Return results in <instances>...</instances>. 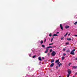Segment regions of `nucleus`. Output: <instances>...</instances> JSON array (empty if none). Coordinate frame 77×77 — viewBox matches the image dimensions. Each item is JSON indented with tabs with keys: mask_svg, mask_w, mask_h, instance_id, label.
Masks as SVG:
<instances>
[{
	"mask_svg": "<svg viewBox=\"0 0 77 77\" xmlns=\"http://www.w3.org/2000/svg\"><path fill=\"white\" fill-rule=\"evenodd\" d=\"M54 38V37H53V38H51V42H52V41H53V38Z\"/></svg>",
	"mask_w": 77,
	"mask_h": 77,
	"instance_id": "23",
	"label": "nucleus"
},
{
	"mask_svg": "<svg viewBox=\"0 0 77 77\" xmlns=\"http://www.w3.org/2000/svg\"><path fill=\"white\" fill-rule=\"evenodd\" d=\"M29 56L30 57H31V54H29Z\"/></svg>",
	"mask_w": 77,
	"mask_h": 77,
	"instance_id": "36",
	"label": "nucleus"
},
{
	"mask_svg": "<svg viewBox=\"0 0 77 77\" xmlns=\"http://www.w3.org/2000/svg\"><path fill=\"white\" fill-rule=\"evenodd\" d=\"M75 51V49H73L72 51L74 52V51Z\"/></svg>",
	"mask_w": 77,
	"mask_h": 77,
	"instance_id": "31",
	"label": "nucleus"
},
{
	"mask_svg": "<svg viewBox=\"0 0 77 77\" xmlns=\"http://www.w3.org/2000/svg\"><path fill=\"white\" fill-rule=\"evenodd\" d=\"M44 42H43V41L41 40V42H40V43H41V44H42Z\"/></svg>",
	"mask_w": 77,
	"mask_h": 77,
	"instance_id": "14",
	"label": "nucleus"
},
{
	"mask_svg": "<svg viewBox=\"0 0 77 77\" xmlns=\"http://www.w3.org/2000/svg\"><path fill=\"white\" fill-rule=\"evenodd\" d=\"M68 74L67 75V77H69V75H70V74H71V71L70 69H68Z\"/></svg>",
	"mask_w": 77,
	"mask_h": 77,
	"instance_id": "1",
	"label": "nucleus"
},
{
	"mask_svg": "<svg viewBox=\"0 0 77 77\" xmlns=\"http://www.w3.org/2000/svg\"><path fill=\"white\" fill-rule=\"evenodd\" d=\"M54 63H52L51 64L50 66V67H53V66H54Z\"/></svg>",
	"mask_w": 77,
	"mask_h": 77,
	"instance_id": "3",
	"label": "nucleus"
},
{
	"mask_svg": "<svg viewBox=\"0 0 77 77\" xmlns=\"http://www.w3.org/2000/svg\"><path fill=\"white\" fill-rule=\"evenodd\" d=\"M64 59H65V57H62V60H63Z\"/></svg>",
	"mask_w": 77,
	"mask_h": 77,
	"instance_id": "17",
	"label": "nucleus"
},
{
	"mask_svg": "<svg viewBox=\"0 0 77 77\" xmlns=\"http://www.w3.org/2000/svg\"><path fill=\"white\" fill-rule=\"evenodd\" d=\"M63 56H66V54H65V53H63Z\"/></svg>",
	"mask_w": 77,
	"mask_h": 77,
	"instance_id": "34",
	"label": "nucleus"
},
{
	"mask_svg": "<svg viewBox=\"0 0 77 77\" xmlns=\"http://www.w3.org/2000/svg\"><path fill=\"white\" fill-rule=\"evenodd\" d=\"M68 32L66 33L65 35H64L65 37H66V35H68Z\"/></svg>",
	"mask_w": 77,
	"mask_h": 77,
	"instance_id": "12",
	"label": "nucleus"
},
{
	"mask_svg": "<svg viewBox=\"0 0 77 77\" xmlns=\"http://www.w3.org/2000/svg\"><path fill=\"white\" fill-rule=\"evenodd\" d=\"M70 54H72V55H74L75 53L74 52L71 51Z\"/></svg>",
	"mask_w": 77,
	"mask_h": 77,
	"instance_id": "6",
	"label": "nucleus"
},
{
	"mask_svg": "<svg viewBox=\"0 0 77 77\" xmlns=\"http://www.w3.org/2000/svg\"><path fill=\"white\" fill-rule=\"evenodd\" d=\"M64 38V37H62L61 38V40H63V39Z\"/></svg>",
	"mask_w": 77,
	"mask_h": 77,
	"instance_id": "21",
	"label": "nucleus"
},
{
	"mask_svg": "<svg viewBox=\"0 0 77 77\" xmlns=\"http://www.w3.org/2000/svg\"><path fill=\"white\" fill-rule=\"evenodd\" d=\"M35 57H36V56L34 55V56H33L32 57H33V58H35Z\"/></svg>",
	"mask_w": 77,
	"mask_h": 77,
	"instance_id": "26",
	"label": "nucleus"
},
{
	"mask_svg": "<svg viewBox=\"0 0 77 77\" xmlns=\"http://www.w3.org/2000/svg\"><path fill=\"white\" fill-rule=\"evenodd\" d=\"M73 77H75V76H73Z\"/></svg>",
	"mask_w": 77,
	"mask_h": 77,
	"instance_id": "45",
	"label": "nucleus"
},
{
	"mask_svg": "<svg viewBox=\"0 0 77 77\" xmlns=\"http://www.w3.org/2000/svg\"><path fill=\"white\" fill-rule=\"evenodd\" d=\"M38 59L39 60H40V61H42V60H41V57H39L38 58Z\"/></svg>",
	"mask_w": 77,
	"mask_h": 77,
	"instance_id": "9",
	"label": "nucleus"
},
{
	"mask_svg": "<svg viewBox=\"0 0 77 77\" xmlns=\"http://www.w3.org/2000/svg\"><path fill=\"white\" fill-rule=\"evenodd\" d=\"M71 65V63H69V65Z\"/></svg>",
	"mask_w": 77,
	"mask_h": 77,
	"instance_id": "42",
	"label": "nucleus"
},
{
	"mask_svg": "<svg viewBox=\"0 0 77 77\" xmlns=\"http://www.w3.org/2000/svg\"><path fill=\"white\" fill-rule=\"evenodd\" d=\"M54 48V46L52 47V46H50L47 47V48Z\"/></svg>",
	"mask_w": 77,
	"mask_h": 77,
	"instance_id": "4",
	"label": "nucleus"
},
{
	"mask_svg": "<svg viewBox=\"0 0 77 77\" xmlns=\"http://www.w3.org/2000/svg\"><path fill=\"white\" fill-rule=\"evenodd\" d=\"M42 59H44V57H42Z\"/></svg>",
	"mask_w": 77,
	"mask_h": 77,
	"instance_id": "35",
	"label": "nucleus"
},
{
	"mask_svg": "<svg viewBox=\"0 0 77 77\" xmlns=\"http://www.w3.org/2000/svg\"><path fill=\"white\" fill-rule=\"evenodd\" d=\"M49 36H51V34H50L49 35Z\"/></svg>",
	"mask_w": 77,
	"mask_h": 77,
	"instance_id": "27",
	"label": "nucleus"
},
{
	"mask_svg": "<svg viewBox=\"0 0 77 77\" xmlns=\"http://www.w3.org/2000/svg\"><path fill=\"white\" fill-rule=\"evenodd\" d=\"M75 75H76V74H77V72H76V73H75Z\"/></svg>",
	"mask_w": 77,
	"mask_h": 77,
	"instance_id": "43",
	"label": "nucleus"
},
{
	"mask_svg": "<svg viewBox=\"0 0 77 77\" xmlns=\"http://www.w3.org/2000/svg\"><path fill=\"white\" fill-rule=\"evenodd\" d=\"M60 27L61 30H63V26H62V25L61 24H60Z\"/></svg>",
	"mask_w": 77,
	"mask_h": 77,
	"instance_id": "5",
	"label": "nucleus"
},
{
	"mask_svg": "<svg viewBox=\"0 0 77 77\" xmlns=\"http://www.w3.org/2000/svg\"><path fill=\"white\" fill-rule=\"evenodd\" d=\"M57 63V65H59V64L60 63V62H58V63Z\"/></svg>",
	"mask_w": 77,
	"mask_h": 77,
	"instance_id": "29",
	"label": "nucleus"
},
{
	"mask_svg": "<svg viewBox=\"0 0 77 77\" xmlns=\"http://www.w3.org/2000/svg\"><path fill=\"white\" fill-rule=\"evenodd\" d=\"M59 77H61V76H59Z\"/></svg>",
	"mask_w": 77,
	"mask_h": 77,
	"instance_id": "44",
	"label": "nucleus"
},
{
	"mask_svg": "<svg viewBox=\"0 0 77 77\" xmlns=\"http://www.w3.org/2000/svg\"><path fill=\"white\" fill-rule=\"evenodd\" d=\"M46 41H47L46 38L45 39V40H44V42H46Z\"/></svg>",
	"mask_w": 77,
	"mask_h": 77,
	"instance_id": "30",
	"label": "nucleus"
},
{
	"mask_svg": "<svg viewBox=\"0 0 77 77\" xmlns=\"http://www.w3.org/2000/svg\"><path fill=\"white\" fill-rule=\"evenodd\" d=\"M50 52L51 53L52 52V50L51 49L50 50Z\"/></svg>",
	"mask_w": 77,
	"mask_h": 77,
	"instance_id": "32",
	"label": "nucleus"
},
{
	"mask_svg": "<svg viewBox=\"0 0 77 77\" xmlns=\"http://www.w3.org/2000/svg\"><path fill=\"white\" fill-rule=\"evenodd\" d=\"M50 53H48V56H50Z\"/></svg>",
	"mask_w": 77,
	"mask_h": 77,
	"instance_id": "33",
	"label": "nucleus"
},
{
	"mask_svg": "<svg viewBox=\"0 0 77 77\" xmlns=\"http://www.w3.org/2000/svg\"><path fill=\"white\" fill-rule=\"evenodd\" d=\"M65 50H66L65 48H63V51H65Z\"/></svg>",
	"mask_w": 77,
	"mask_h": 77,
	"instance_id": "25",
	"label": "nucleus"
},
{
	"mask_svg": "<svg viewBox=\"0 0 77 77\" xmlns=\"http://www.w3.org/2000/svg\"><path fill=\"white\" fill-rule=\"evenodd\" d=\"M53 36H58V35H57V34H54V35Z\"/></svg>",
	"mask_w": 77,
	"mask_h": 77,
	"instance_id": "13",
	"label": "nucleus"
},
{
	"mask_svg": "<svg viewBox=\"0 0 77 77\" xmlns=\"http://www.w3.org/2000/svg\"><path fill=\"white\" fill-rule=\"evenodd\" d=\"M53 45V43H51L49 44V45Z\"/></svg>",
	"mask_w": 77,
	"mask_h": 77,
	"instance_id": "28",
	"label": "nucleus"
},
{
	"mask_svg": "<svg viewBox=\"0 0 77 77\" xmlns=\"http://www.w3.org/2000/svg\"><path fill=\"white\" fill-rule=\"evenodd\" d=\"M56 54V53L54 51H52L51 54V56H54Z\"/></svg>",
	"mask_w": 77,
	"mask_h": 77,
	"instance_id": "2",
	"label": "nucleus"
},
{
	"mask_svg": "<svg viewBox=\"0 0 77 77\" xmlns=\"http://www.w3.org/2000/svg\"><path fill=\"white\" fill-rule=\"evenodd\" d=\"M59 62V60H56V61H55V63H57L58 62Z\"/></svg>",
	"mask_w": 77,
	"mask_h": 77,
	"instance_id": "11",
	"label": "nucleus"
},
{
	"mask_svg": "<svg viewBox=\"0 0 77 77\" xmlns=\"http://www.w3.org/2000/svg\"><path fill=\"white\" fill-rule=\"evenodd\" d=\"M75 25H76V24H77V21L75 22V23H74Z\"/></svg>",
	"mask_w": 77,
	"mask_h": 77,
	"instance_id": "22",
	"label": "nucleus"
},
{
	"mask_svg": "<svg viewBox=\"0 0 77 77\" xmlns=\"http://www.w3.org/2000/svg\"><path fill=\"white\" fill-rule=\"evenodd\" d=\"M66 51L67 53H69V52H70V50H67Z\"/></svg>",
	"mask_w": 77,
	"mask_h": 77,
	"instance_id": "19",
	"label": "nucleus"
},
{
	"mask_svg": "<svg viewBox=\"0 0 77 77\" xmlns=\"http://www.w3.org/2000/svg\"><path fill=\"white\" fill-rule=\"evenodd\" d=\"M61 65H62V63H60V64L59 65V67H60V66H61Z\"/></svg>",
	"mask_w": 77,
	"mask_h": 77,
	"instance_id": "20",
	"label": "nucleus"
},
{
	"mask_svg": "<svg viewBox=\"0 0 77 77\" xmlns=\"http://www.w3.org/2000/svg\"><path fill=\"white\" fill-rule=\"evenodd\" d=\"M66 45H69V42H66Z\"/></svg>",
	"mask_w": 77,
	"mask_h": 77,
	"instance_id": "24",
	"label": "nucleus"
},
{
	"mask_svg": "<svg viewBox=\"0 0 77 77\" xmlns=\"http://www.w3.org/2000/svg\"><path fill=\"white\" fill-rule=\"evenodd\" d=\"M65 27L66 29H68V28H69V26H66Z\"/></svg>",
	"mask_w": 77,
	"mask_h": 77,
	"instance_id": "10",
	"label": "nucleus"
},
{
	"mask_svg": "<svg viewBox=\"0 0 77 77\" xmlns=\"http://www.w3.org/2000/svg\"><path fill=\"white\" fill-rule=\"evenodd\" d=\"M68 35V36H69L70 35V33H69Z\"/></svg>",
	"mask_w": 77,
	"mask_h": 77,
	"instance_id": "40",
	"label": "nucleus"
},
{
	"mask_svg": "<svg viewBox=\"0 0 77 77\" xmlns=\"http://www.w3.org/2000/svg\"><path fill=\"white\" fill-rule=\"evenodd\" d=\"M48 49H46L45 52V53H48Z\"/></svg>",
	"mask_w": 77,
	"mask_h": 77,
	"instance_id": "7",
	"label": "nucleus"
},
{
	"mask_svg": "<svg viewBox=\"0 0 77 77\" xmlns=\"http://www.w3.org/2000/svg\"><path fill=\"white\" fill-rule=\"evenodd\" d=\"M71 39H72L71 38H70L67 39V40H68V41H71Z\"/></svg>",
	"mask_w": 77,
	"mask_h": 77,
	"instance_id": "15",
	"label": "nucleus"
},
{
	"mask_svg": "<svg viewBox=\"0 0 77 77\" xmlns=\"http://www.w3.org/2000/svg\"><path fill=\"white\" fill-rule=\"evenodd\" d=\"M74 36H77V35H74Z\"/></svg>",
	"mask_w": 77,
	"mask_h": 77,
	"instance_id": "37",
	"label": "nucleus"
},
{
	"mask_svg": "<svg viewBox=\"0 0 77 77\" xmlns=\"http://www.w3.org/2000/svg\"><path fill=\"white\" fill-rule=\"evenodd\" d=\"M59 33V32H57V34H58V33Z\"/></svg>",
	"mask_w": 77,
	"mask_h": 77,
	"instance_id": "39",
	"label": "nucleus"
},
{
	"mask_svg": "<svg viewBox=\"0 0 77 77\" xmlns=\"http://www.w3.org/2000/svg\"><path fill=\"white\" fill-rule=\"evenodd\" d=\"M56 69H58V66H56Z\"/></svg>",
	"mask_w": 77,
	"mask_h": 77,
	"instance_id": "38",
	"label": "nucleus"
},
{
	"mask_svg": "<svg viewBox=\"0 0 77 77\" xmlns=\"http://www.w3.org/2000/svg\"><path fill=\"white\" fill-rule=\"evenodd\" d=\"M75 60H77V58H75Z\"/></svg>",
	"mask_w": 77,
	"mask_h": 77,
	"instance_id": "41",
	"label": "nucleus"
},
{
	"mask_svg": "<svg viewBox=\"0 0 77 77\" xmlns=\"http://www.w3.org/2000/svg\"><path fill=\"white\" fill-rule=\"evenodd\" d=\"M42 47H43V48H45V45H42Z\"/></svg>",
	"mask_w": 77,
	"mask_h": 77,
	"instance_id": "18",
	"label": "nucleus"
},
{
	"mask_svg": "<svg viewBox=\"0 0 77 77\" xmlns=\"http://www.w3.org/2000/svg\"><path fill=\"white\" fill-rule=\"evenodd\" d=\"M72 68L73 69H76V68H77V66H72Z\"/></svg>",
	"mask_w": 77,
	"mask_h": 77,
	"instance_id": "8",
	"label": "nucleus"
},
{
	"mask_svg": "<svg viewBox=\"0 0 77 77\" xmlns=\"http://www.w3.org/2000/svg\"><path fill=\"white\" fill-rule=\"evenodd\" d=\"M54 60H51V63H53V62H54Z\"/></svg>",
	"mask_w": 77,
	"mask_h": 77,
	"instance_id": "16",
	"label": "nucleus"
}]
</instances>
